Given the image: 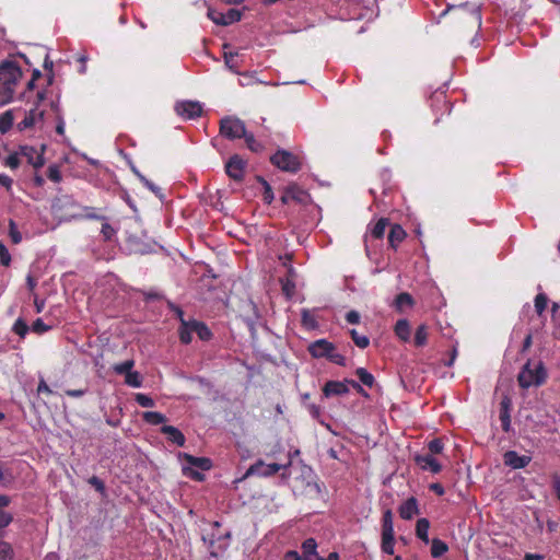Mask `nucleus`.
Returning a JSON list of instances; mask_svg holds the SVG:
<instances>
[{
	"instance_id": "c03bdc74",
	"label": "nucleus",
	"mask_w": 560,
	"mask_h": 560,
	"mask_svg": "<svg viewBox=\"0 0 560 560\" xmlns=\"http://www.w3.org/2000/svg\"><path fill=\"white\" fill-rule=\"evenodd\" d=\"M317 542L314 538H307L302 544V551L304 556L316 555Z\"/></svg>"
},
{
	"instance_id": "2f4dec72",
	"label": "nucleus",
	"mask_w": 560,
	"mask_h": 560,
	"mask_svg": "<svg viewBox=\"0 0 560 560\" xmlns=\"http://www.w3.org/2000/svg\"><path fill=\"white\" fill-rule=\"evenodd\" d=\"M382 534H395L393 524V514L390 510H386L382 517Z\"/></svg>"
},
{
	"instance_id": "5701e85b",
	"label": "nucleus",
	"mask_w": 560,
	"mask_h": 560,
	"mask_svg": "<svg viewBox=\"0 0 560 560\" xmlns=\"http://www.w3.org/2000/svg\"><path fill=\"white\" fill-rule=\"evenodd\" d=\"M395 334L402 341H408L410 339V325L407 319H399L395 325Z\"/></svg>"
},
{
	"instance_id": "7c9ffc66",
	"label": "nucleus",
	"mask_w": 560,
	"mask_h": 560,
	"mask_svg": "<svg viewBox=\"0 0 560 560\" xmlns=\"http://www.w3.org/2000/svg\"><path fill=\"white\" fill-rule=\"evenodd\" d=\"M355 375L363 385L368 387H372L374 385L375 378L366 369L358 368L355 370Z\"/></svg>"
},
{
	"instance_id": "774afa93",
	"label": "nucleus",
	"mask_w": 560,
	"mask_h": 560,
	"mask_svg": "<svg viewBox=\"0 0 560 560\" xmlns=\"http://www.w3.org/2000/svg\"><path fill=\"white\" fill-rule=\"evenodd\" d=\"M284 560H304V559H302L301 556L296 551L290 550L285 553Z\"/></svg>"
},
{
	"instance_id": "c756f323",
	"label": "nucleus",
	"mask_w": 560,
	"mask_h": 560,
	"mask_svg": "<svg viewBox=\"0 0 560 560\" xmlns=\"http://www.w3.org/2000/svg\"><path fill=\"white\" fill-rule=\"evenodd\" d=\"M257 180H258V183L261 184V186L264 188V192H262L264 202L267 205H270L275 199V195H273L270 184L261 176H258Z\"/></svg>"
},
{
	"instance_id": "5fc2aeb1",
	"label": "nucleus",
	"mask_w": 560,
	"mask_h": 560,
	"mask_svg": "<svg viewBox=\"0 0 560 560\" xmlns=\"http://www.w3.org/2000/svg\"><path fill=\"white\" fill-rule=\"evenodd\" d=\"M50 328L51 327L46 325L42 318H37L32 325V330L38 335L48 331Z\"/></svg>"
},
{
	"instance_id": "58836bf2",
	"label": "nucleus",
	"mask_w": 560,
	"mask_h": 560,
	"mask_svg": "<svg viewBox=\"0 0 560 560\" xmlns=\"http://www.w3.org/2000/svg\"><path fill=\"white\" fill-rule=\"evenodd\" d=\"M350 335L357 347L365 349L370 345V339L364 335H359L355 329H351Z\"/></svg>"
},
{
	"instance_id": "69168bd1",
	"label": "nucleus",
	"mask_w": 560,
	"mask_h": 560,
	"mask_svg": "<svg viewBox=\"0 0 560 560\" xmlns=\"http://www.w3.org/2000/svg\"><path fill=\"white\" fill-rule=\"evenodd\" d=\"M37 392L45 393L47 395H50L52 393L50 387L47 385V383L44 380H40V382L38 383Z\"/></svg>"
},
{
	"instance_id": "f3484780",
	"label": "nucleus",
	"mask_w": 560,
	"mask_h": 560,
	"mask_svg": "<svg viewBox=\"0 0 560 560\" xmlns=\"http://www.w3.org/2000/svg\"><path fill=\"white\" fill-rule=\"evenodd\" d=\"M161 433L166 435L167 440L171 443H173V444H175L177 446H184L185 445V442H186L185 435L177 428H175L173 425H163L161 428Z\"/></svg>"
},
{
	"instance_id": "393cba45",
	"label": "nucleus",
	"mask_w": 560,
	"mask_h": 560,
	"mask_svg": "<svg viewBox=\"0 0 560 560\" xmlns=\"http://www.w3.org/2000/svg\"><path fill=\"white\" fill-rule=\"evenodd\" d=\"M142 419L151 425H159L166 421V417L158 411H145L142 413Z\"/></svg>"
},
{
	"instance_id": "7ed1b4c3",
	"label": "nucleus",
	"mask_w": 560,
	"mask_h": 560,
	"mask_svg": "<svg viewBox=\"0 0 560 560\" xmlns=\"http://www.w3.org/2000/svg\"><path fill=\"white\" fill-rule=\"evenodd\" d=\"M245 122L235 116H225L220 120V135L229 140L246 136Z\"/></svg>"
},
{
	"instance_id": "dca6fc26",
	"label": "nucleus",
	"mask_w": 560,
	"mask_h": 560,
	"mask_svg": "<svg viewBox=\"0 0 560 560\" xmlns=\"http://www.w3.org/2000/svg\"><path fill=\"white\" fill-rule=\"evenodd\" d=\"M419 514L418 501L416 498L411 497L407 499L399 506V516L402 520H411L415 515Z\"/></svg>"
},
{
	"instance_id": "20e7f679",
	"label": "nucleus",
	"mask_w": 560,
	"mask_h": 560,
	"mask_svg": "<svg viewBox=\"0 0 560 560\" xmlns=\"http://www.w3.org/2000/svg\"><path fill=\"white\" fill-rule=\"evenodd\" d=\"M349 385H351L357 393L368 396L360 383L354 380L345 378L343 381H328L323 387L325 397L342 396L349 393Z\"/></svg>"
},
{
	"instance_id": "603ef678",
	"label": "nucleus",
	"mask_w": 560,
	"mask_h": 560,
	"mask_svg": "<svg viewBox=\"0 0 560 560\" xmlns=\"http://www.w3.org/2000/svg\"><path fill=\"white\" fill-rule=\"evenodd\" d=\"M19 155L20 154V151L19 152H14L12 154H10L5 160H4V165L10 167L11 170H16L19 166H20V159H19Z\"/></svg>"
},
{
	"instance_id": "6ab92c4d",
	"label": "nucleus",
	"mask_w": 560,
	"mask_h": 560,
	"mask_svg": "<svg viewBox=\"0 0 560 560\" xmlns=\"http://www.w3.org/2000/svg\"><path fill=\"white\" fill-rule=\"evenodd\" d=\"M183 457L187 464L197 467L201 470H209L212 467V462L208 457H196L194 455L186 453L183 455Z\"/></svg>"
},
{
	"instance_id": "a211bd4d",
	"label": "nucleus",
	"mask_w": 560,
	"mask_h": 560,
	"mask_svg": "<svg viewBox=\"0 0 560 560\" xmlns=\"http://www.w3.org/2000/svg\"><path fill=\"white\" fill-rule=\"evenodd\" d=\"M406 231L399 224H393L388 234V243L390 247L397 248V246L406 238Z\"/></svg>"
},
{
	"instance_id": "09e8293b",
	"label": "nucleus",
	"mask_w": 560,
	"mask_h": 560,
	"mask_svg": "<svg viewBox=\"0 0 560 560\" xmlns=\"http://www.w3.org/2000/svg\"><path fill=\"white\" fill-rule=\"evenodd\" d=\"M135 400L143 408H152L155 405L154 400L150 396L142 393L136 394Z\"/></svg>"
},
{
	"instance_id": "b1692460",
	"label": "nucleus",
	"mask_w": 560,
	"mask_h": 560,
	"mask_svg": "<svg viewBox=\"0 0 560 560\" xmlns=\"http://www.w3.org/2000/svg\"><path fill=\"white\" fill-rule=\"evenodd\" d=\"M14 122V115L13 110L9 109L5 110L0 115V132L2 135L7 133L13 126Z\"/></svg>"
},
{
	"instance_id": "6e6552de",
	"label": "nucleus",
	"mask_w": 560,
	"mask_h": 560,
	"mask_svg": "<svg viewBox=\"0 0 560 560\" xmlns=\"http://www.w3.org/2000/svg\"><path fill=\"white\" fill-rule=\"evenodd\" d=\"M22 77L20 67L13 61H4L0 65V82L1 84L15 88Z\"/></svg>"
},
{
	"instance_id": "aec40b11",
	"label": "nucleus",
	"mask_w": 560,
	"mask_h": 560,
	"mask_svg": "<svg viewBox=\"0 0 560 560\" xmlns=\"http://www.w3.org/2000/svg\"><path fill=\"white\" fill-rule=\"evenodd\" d=\"M192 319L191 320H185L182 318V325L178 329L179 340L184 345H188L191 342V334L194 332V329H191Z\"/></svg>"
},
{
	"instance_id": "6e6d98bb",
	"label": "nucleus",
	"mask_w": 560,
	"mask_h": 560,
	"mask_svg": "<svg viewBox=\"0 0 560 560\" xmlns=\"http://www.w3.org/2000/svg\"><path fill=\"white\" fill-rule=\"evenodd\" d=\"M137 176L139 177V179L141 180V183L149 189L151 190L152 192H154L155 195H158L161 189L160 187H158L154 183H152L151 180H149L145 176H143L142 174H140L139 172H136Z\"/></svg>"
},
{
	"instance_id": "8fccbe9b",
	"label": "nucleus",
	"mask_w": 560,
	"mask_h": 560,
	"mask_svg": "<svg viewBox=\"0 0 560 560\" xmlns=\"http://www.w3.org/2000/svg\"><path fill=\"white\" fill-rule=\"evenodd\" d=\"M444 444L441 439H433L428 444L429 454H441L443 452Z\"/></svg>"
},
{
	"instance_id": "473e14b6",
	"label": "nucleus",
	"mask_w": 560,
	"mask_h": 560,
	"mask_svg": "<svg viewBox=\"0 0 560 560\" xmlns=\"http://www.w3.org/2000/svg\"><path fill=\"white\" fill-rule=\"evenodd\" d=\"M415 303L413 298L411 294L407 292H401L395 298V305L397 310H401L404 306H412Z\"/></svg>"
},
{
	"instance_id": "2eb2a0df",
	"label": "nucleus",
	"mask_w": 560,
	"mask_h": 560,
	"mask_svg": "<svg viewBox=\"0 0 560 560\" xmlns=\"http://www.w3.org/2000/svg\"><path fill=\"white\" fill-rule=\"evenodd\" d=\"M504 464L506 466L512 467L513 469L525 468L529 462L530 457L525 455H518L515 451H508L503 455Z\"/></svg>"
},
{
	"instance_id": "a19ab883",
	"label": "nucleus",
	"mask_w": 560,
	"mask_h": 560,
	"mask_svg": "<svg viewBox=\"0 0 560 560\" xmlns=\"http://www.w3.org/2000/svg\"><path fill=\"white\" fill-rule=\"evenodd\" d=\"M125 383L131 387L138 388L142 385L141 376L138 372H129L125 375Z\"/></svg>"
},
{
	"instance_id": "4be33fe9",
	"label": "nucleus",
	"mask_w": 560,
	"mask_h": 560,
	"mask_svg": "<svg viewBox=\"0 0 560 560\" xmlns=\"http://www.w3.org/2000/svg\"><path fill=\"white\" fill-rule=\"evenodd\" d=\"M429 528H430V522L427 518H419L417 521L416 535L424 544H428L430 541L429 540Z\"/></svg>"
},
{
	"instance_id": "c85d7f7f",
	"label": "nucleus",
	"mask_w": 560,
	"mask_h": 560,
	"mask_svg": "<svg viewBox=\"0 0 560 560\" xmlns=\"http://www.w3.org/2000/svg\"><path fill=\"white\" fill-rule=\"evenodd\" d=\"M389 224V221L388 219L386 218H381L376 223L375 225L373 226V229L371 230V235L376 238V240H381L384 237V234H385V230H386V226Z\"/></svg>"
},
{
	"instance_id": "f03ea898",
	"label": "nucleus",
	"mask_w": 560,
	"mask_h": 560,
	"mask_svg": "<svg viewBox=\"0 0 560 560\" xmlns=\"http://www.w3.org/2000/svg\"><path fill=\"white\" fill-rule=\"evenodd\" d=\"M270 162L279 170L292 174L298 173L302 168L300 156L284 149L277 150L276 153L270 156Z\"/></svg>"
},
{
	"instance_id": "0e129e2a",
	"label": "nucleus",
	"mask_w": 560,
	"mask_h": 560,
	"mask_svg": "<svg viewBox=\"0 0 560 560\" xmlns=\"http://www.w3.org/2000/svg\"><path fill=\"white\" fill-rule=\"evenodd\" d=\"M429 489L436 495H443L445 493L444 487L439 482L431 483Z\"/></svg>"
},
{
	"instance_id": "864d4df0",
	"label": "nucleus",
	"mask_w": 560,
	"mask_h": 560,
	"mask_svg": "<svg viewBox=\"0 0 560 560\" xmlns=\"http://www.w3.org/2000/svg\"><path fill=\"white\" fill-rule=\"evenodd\" d=\"M0 264L5 267L11 264V255L2 242H0Z\"/></svg>"
},
{
	"instance_id": "1a4fd4ad",
	"label": "nucleus",
	"mask_w": 560,
	"mask_h": 560,
	"mask_svg": "<svg viewBox=\"0 0 560 560\" xmlns=\"http://www.w3.org/2000/svg\"><path fill=\"white\" fill-rule=\"evenodd\" d=\"M46 145L43 144L40 150H37L32 145H21L20 154L26 159L27 163L31 164L35 170H38L45 165L44 153Z\"/></svg>"
},
{
	"instance_id": "9d476101",
	"label": "nucleus",
	"mask_w": 560,
	"mask_h": 560,
	"mask_svg": "<svg viewBox=\"0 0 560 560\" xmlns=\"http://www.w3.org/2000/svg\"><path fill=\"white\" fill-rule=\"evenodd\" d=\"M175 112L184 119H194L201 116L202 106L199 102L184 101L176 103Z\"/></svg>"
},
{
	"instance_id": "e2e57ef3",
	"label": "nucleus",
	"mask_w": 560,
	"mask_h": 560,
	"mask_svg": "<svg viewBox=\"0 0 560 560\" xmlns=\"http://www.w3.org/2000/svg\"><path fill=\"white\" fill-rule=\"evenodd\" d=\"M184 474L186 476L191 477L194 480L201 481L203 479V475L201 472L196 471V470L190 469V468H184Z\"/></svg>"
},
{
	"instance_id": "ea45409f",
	"label": "nucleus",
	"mask_w": 560,
	"mask_h": 560,
	"mask_svg": "<svg viewBox=\"0 0 560 560\" xmlns=\"http://www.w3.org/2000/svg\"><path fill=\"white\" fill-rule=\"evenodd\" d=\"M9 236L13 244H20L22 242V234L18 230L16 223L14 220H9Z\"/></svg>"
},
{
	"instance_id": "338daca9",
	"label": "nucleus",
	"mask_w": 560,
	"mask_h": 560,
	"mask_svg": "<svg viewBox=\"0 0 560 560\" xmlns=\"http://www.w3.org/2000/svg\"><path fill=\"white\" fill-rule=\"evenodd\" d=\"M92 486H94L97 490L100 491H103L104 490V483L103 481L97 478L96 476H93L90 481H89Z\"/></svg>"
},
{
	"instance_id": "4c0bfd02",
	"label": "nucleus",
	"mask_w": 560,
	"mask_h": 560,
	"mask_svg": "<svg viewBox=\"0 0 560 560\" xmlns=\"http://www.w3.org/2000/svg\"><path fill=\"white\" fill-rule=\"evenodd\" d=\"M30 330V327L28 325L26 324V322L19 317L14 324H13V327H12V331L14 334H16L18 336H20L21 338H24L26 336V334Z\"/></svg>"
},
{
	"instance_id": "f8f14e48",
	"label": "nucleus",
	"mask_w": 560,
	"mask_h": 560,
	"mask_svg": "<svg viewBox=\"0 0 560 560\" xmlns=\"http://www.w3.org/2000/svg\"><path fill=\"white\" fill-rule=\"evenodd\" d=\"M331 350H336V347L332 342L328 341L327 339L315 340L307 347L308 353L315 359H327Z\"/></svg>"
},
{
	"instance_id": "412c9836",
	"label": "nucleus",
	"mask_w": 560,
	"mask_h": 560,
	"mask_svg": "<svg viewBox=\"0 0 560 560\" xmlns=\"http://www.w3.org/2000/svg\"><path fill=\"white\" fill-rule=\"evenodd\" d=\"M191 329H194V332H196L197 336L199 337V339H201L203 341H208L212 337L211 330L202 322L192 319Z\"/></svg>"
},
{
	"instance_id": "72a5a7b5",
	"label": "nucleus",
	"mask_w": 560,
	"mask_h": 560,
	"mask_svg": "<svg viewBox=\"0 0 560 560\" xmlns=\"http://www.w3.org/2000/svg\"><path fill=\"white\" fill-rule=\"evenodd\" d=\"M14 89L10 85L0 84V105H5L12 101Z\"/></svg>"
},
{
	"instance_id": "13d9d810",
	"label": "nucleus",
	"mask_w": 560,
	"mask_h": 560,
	"mask_svg": "<svg viewBox=\"0 0 560 560\" xmlns=\"http://www.w3.org/2000/svg\"><path fill=\"white\" fill-rule=\"evenodd\" d=\"M13 521L12 514L0 510V529L5 528L9 526Z\"/></svg>"
},
{
	"instance_id": "423d86ee",
	"label": "nucleus",
	"mask_w": 560,
	"mask_h": 560,
	"mask_svg": "<svg viewBox=\"0 0 560 560\" xmlns=\"http://www.w3.org/2000/svg\"><path fill=\"white\" fill-rule=\"evenodd\" d=\"M280 200L283 205H288L292 201L299 205H307L311 201V196L298 184H290L283 188Z\"/></svg>"
},
{
	"instance_id": "680f3d73",
	"label": "nucleus",
	"mask_w": 560,
	"mask_h": 560,
	"mask_svg": "<svg viewBox=\"0 0 560 560\" xmlns=\"http://www.w3.org/2000/svg\"><path fill=\"white\" fill-rule=\"evenodd\" d=\"M13 179L7 174H0V186L4 187L7 191H11Z\"/></svg>"
},
{
	"instance_id": "bb28decb",
	"label": "nucleus",
	"mask_w": 560,
	"mask_h": 560,
	"mask_svg": "<svg viewBox=\"0 0 560 560\" xmlns=\"http://www.w3.org/2000/svg\"><path fill=\"white\" fill-rule=\"evenodd\" d=\"M428 341V328L425 325H420L417 327L413 338V345L418 348L427 345Z\"/></svg>"
},
{
	"instance_id": "cd10ccee",
	"label": "nucleus",
	"mask_w": 560,
	"mask_h": 560,
	"mask_svg": "<svg viewBox=\"0 0 560 560\" xmlns=\"http://www.w3.org/2000/svg\"><path fill=\"white\" fill-rule=\"evenodd\" d=\"M395 534H382L381 549L384 553L394 555Z\"/></svg>"
},
{
	"instance_id": "de8ad7c7",
	"label": "nucleus",
	"mask_w": 560,
	"mask_h": 560,
	"mask_svg": "<svg viewBox=\"0 0 560 560\" xmlns=\"http://www.w3.org/2000/svg\"><path fill=\"white\" fill-rule=\"evenodd\" d=\"M208 18L213 22L215 23L217 25H222V26H226V22L224 21V15H223V12H220L218 10H214V9H209L208 10Z\"/></svg>"
},
{
	"instance_id": "a18cd8bd",
	"label": "nucleus",
	"mask_w": 560,
	"mask_h": 560,
	"mask_svg": "<svg viewBox=\"0 0 560 560\" xmlns=\"http://www.w3.org/2000/svg\"><path fill=\"white\" fill-rule=\"evenodd\" d=\"M224 21L226 22V26L233 24L235 22L241 21L242 12L237 9H230L226 13H223Z\"/></svg>"
},
{
	"instance_id": "79ce46f5",
	"label": "nucleus",
	"mask_w": 560,
	"mask_h": 560,
	"mask_svg": "<svg viewBox=\"0 0 560 560\" xmlns=\"http://www.w3.org/2000/svg\"><path fill=\"white\" fill-rule=\"evenodd\" d=\"M103 240L106 242H110L116 236V229H114L109 223L106 222V220L102 223V230H101Z\"/></svg>"
},
{
	"instance_id": "052dcab7",
	"label": "nucleus",
	"mask_w": 560,
	"mask_h": 560,
	"mask_svg": "<svg viewBox=\"0 0 560 560\" xmlns=\"http://www.w3.org/2000/svg\"><path fill=\"white\" fill-rule=\"evenodd\" d=\"M346 320L351 325H358L360 323L359 312L352 310L346 314Z\"/></svg>"
},
{
	"instance_id": "f704fd0d",
	"label": "nucleus",
	"mask_w": 560,
	"mask_h": 560,
	"mask_svg": "<svg viewBox=\"0 0 560 560\" xmlns=\"http://www.w3.org/2000/svg\"><path fill=\"white\" fill-rule=\"evenodd\" d=\"M14 550L10 542L0 539V560H13Z\"/></svg>"
},
{
	"instance_id": "9b49d317",
	"label": "nucleus",
	"mask_w": 560,
	"mask_h": 560,
	"mask_svg": "<svg viewBox=\"0 0 560 560\" xmlns=\"http://www.w3.org/2000/svg\"><path fill=\"white\" fill-rule=\"evenodd\" d=\"M246 162L237 154L230 158L225 164V172L228 176L236 182L244 178Z\"/></svg>"
},
{
	"instance_id": "e433bc0d",
	"label": "nucleus",
	"mask_w": 560,
	"mask_h": 560,
	"mask_svg": "<svg viewBox=\"0 0 560 560\" xmlns=\"http://www.w3.org/2000/svg\"><path fill=\"white\" fill-rule=\"evenodd\" d=\"M548 304V298L545 293H538L534 300V306L536 313L540 316L546 311Z\"/></svg>"
},
{
	"instance_id": "3c124183",
	"label": "nucleus",
	"mask_w": 560,
	"mask_h": 560,
	"mask_svg": "<svg viewBox=\"0 0 560 560\" xmlns=\"http://www.w3.org/2000/svg\"><path fill=\"white\" fill-rule=\"evenodd\" d=\"M47 177L54 183H59L61 180V173L59 166L56 164L49 165L47 170Z\"/></svg>"
},
{
	"instance_id": "c9c22d12",
	"label": "nucleus",
	"mask_w": 560,
	"mask_h": 560,
	"mask_svg": "<svg viewBox=\"0 0 560 560\" xmlns=\"http://www.w3.org/2000/svg\"><path fill=\"white\" fill-rule=\"evenodd\" d=\"M245 139L247 148L255 153L261 152L264 150V145L257 141L253 133H248L246 131V136L243 137Z\"/></svg>"
},
{
	"instance_id": "49530a36",
	"label": "nucleus",
	"mask_w": 560,
	"mask_h": 560,
	"mask_svg": "<svg viewBox=\"0 0 560 560\" xmlns=\"http://www.w3.org/2000/svg\"><path fill=\"white\" fill-rule=\"evenodd\" d=\"M133 365L135 362L132 360H126L119 364H116L114 366V371L119 375H126L127 373L131 372Z\"/></svg>"
},
{
	"instance_id": "37998d69",
	"label": "nucleus",
	"mask_w": 560,
	"mask_h": 560,
	"mask_svg": "<svg viewBox=\"0 0 560 560\" xmlns=\"http://www.w3.org/2000/svg\"><path fill=\"white\" fill-rule=\"evenodd\" d=\"M302 324L307 329H315L317 327L315 317L307 310L302 311Z\"/></svg>"
},
{
	"instance_id": "a878e982",
	"label": "nucleus",
	"mask_w": 560,
	"mask_h": 560,
	"mask_svg": "<svg viewBox=\"0 0 560 560\" xmlns=\"http://www.w3.org/2000/svg\"><path fill=\"white\" fill-rule=\"evenodd\" d=\"M447 550H448V546L446 545V542H444L443 540H441L439 538L432 539L431 556L433 558L442 557L445 552H447Z\"/></svg>"
},
{
	"instance_id": "ddd939ff",
	"label": "nucleus",
	"mask_w": 560,
	"mask_h": 560,
	"mask_svg": "<svg viewBox=\"0 0 560 560\" xmlns=\"http://www.w3.org/2000/svg\"><path fill=\"white\" fill-rule=\"evenodd\" d=\"M413 460L422 470H429L433 474H439L442 470V465L431 454H417Z\"/></svg>"
},
{
	"instance_id": "0eeeda50",
	"label": "nucleus",
	"mask_w": 560,
	"mask_h": 560,
	"mask_svg": "<svg viewBox=\"0 0 560 560\" xmlns=\"http://www.w3.org/2000/svg\"><path fill=\"white\" fill-rule=\"evenodd\" d=\"M45 91H38L36 96V102L34 104V107L31 108L26 114L25 117L18 124V129L20 131L26 130L32 128L37 120H42L44 117V112H38L37 106L40 102L45 100Z\"/></svg>"
},
{
	"instance_id": "f257e3e1",
	"label": "nucleus",
	"mask_w": 560,
	"mask_h": 560,
	"mask_svg": "<svg viewBox=\"0 0 560 560\" xmlns=\"http://www.w3.org/2000/svg\"><path fill=\"white\" fill-rule=\"evenodd\" d=\"M547 372L542 362H538L535 369L530 368V361H528L521 372L518 373L517 381L522 388H529L532 386H540L546 382Z\"/></svg>"
},
{
	"instance_id": "39448f33",
	"label": "nucleus",
	"mask_w": 560,
	"mask_h": 560,
	"mask_svg": "<svg viewBox=\"0 0 560 560\" xmlns=\"http://www.w3.org/2000/svg\"><path fill=\"white\" fill-rule=\"evenodd\" d=\"M291 466V459L289 458L285 464L271 463L266 464L264 460L258 459L256 463L249 466L245 476H258V477H271L280 470H287Z\"/></svg>"
},
{
	"instance_id": "bf43d9fd",
	"label": "nucleus",
	"mask_w": 560,
	"mask_h": 560,
	"mask_svg": "<svg viewBox=\"0 0 560 560\" xmlns=\"http://www.w3.org/2000/svg\"><path fill=\"white\" fill-rule=\"evenodd\" d=\"M43 67L45 70L50 72V74L48 75V84H51L52 80H54V73H52L54 62L50 60L48 54L45 55Z\"/></svg>"
},
{
	"instance_id": "4d7b16f0",
	"label": "nucleus",
	"mask_w": 560,
	"mask_h": 560,
	"mask_svg": "<svg viewBox=\"0 0 560 560\" xmlns=\"http://www.w3.org/2000/svg\"><path fill=\"white\" fill-rule=\"evenodd\" d=\"M327 360L330 361L331 363H335V364L340 365V366H345L346 365V358H345V355L336 352V350H331V352L328 355Z\"/></svg>"
},
{
	"instance_id": "4468645a",
	"label": "nucleus",
	"mask_w": 560,
	"mask_h": 560,
	"mask_svg": "<svg viewBox=\"0 0 560 560\" xmlns=\"http://www.w3.org/2000/svg\"><path fill=\"white\" fill-rule=\"evenodd\" d=\"M511 399L508 396H504L500 401L499 419L502 430L506 433L511 430Z\"/></svg>"
}]
</instances>
